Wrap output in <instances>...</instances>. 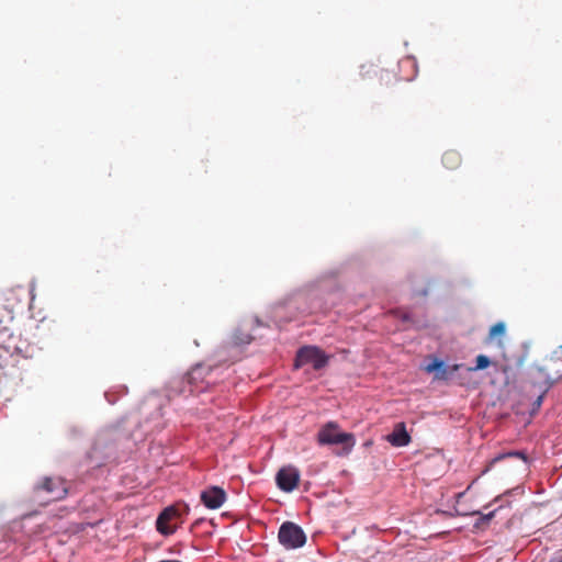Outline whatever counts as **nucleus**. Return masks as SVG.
Instances as JSON below:
<instances>
[{
    "instance_id": "8",
    "label": "nucleus",
    "mask_w": 562,
    "mask_h": 562,
    "mask_svg": "<svg viewBox=\"0 0 562 562\" xmlns=\"http://www.w3.org/2000/svg\"><path fill=\"white\" fill-rule=\"evenodd\" d=\"M386 440L394 447H405L411 442V436L404 423H397Z\"/></svg>"
},
{
    "instance_id": "1",
    "label": "nucleus",
    "mask_w": 562,
    "mask_h": 562,
    "mask_svg": "<svg viewBox=\"0 0 562 562\" xmlns=\"http://www.w3.org/2000/svg\"><path fill=\"white\" fill-rule=\"evenodd\" d=\"M317 441L322 446L338 445V456H348L356 445L355 436L350 432L340 431L339 425L328 422L317 432Z\"/></svg>"
},
{
    "instance_id": "11",
    "label": "nucleus",
    "mask_w": 562,
    "mask_h": 562,
    "mask_svg": "<svg viewBox=\"0 0 562 562\" xmlns=\"http://www.w3.org/2000/svg\"><path fill=\"white\" fill-rule=\"evenodd\" d=\"M491 364H495L494 362L491 361V359L485 356V355H479L476 358H475V366L473 368H470L469 370L470 371H479V370H484L486 369L488 366Z\"/></svg>"
},
{
    "instance_id": "6",
    "label": "nucleus",
    "mask_w": 562,
    "mask_h": 562,
    "mask_svg": "<svg viewBox=\"0 0 562 562\" xmlns=\"http://www.w3.org/2000/svg\"><path fill=\"white\" fill-rule=\"evenodd\" d=\"M299 481L300 472L293 467L280 469L276 476L277 485L283 492H292L297 487Z\"/></svg>"
},
{
    "instance_id": "4",
    "label": "nucleus",
    "mask_w": 562,
    "mask_h": 562,
    "mask_svg": "<svg viewBox=\"0 0 562 562\" xmlns=\"http://www.w3.org/2000/svg\"><path fill=\"white\" fill-rule=\"evenodd\" d=\"M278 539L285 549H297L305 544L306 535L296 524L285 521L279 528Z\"/></svg>"
},
{
    "instance_id": "9",
    "label": "nucleus",
    "mask_w": 562,
    "mask_h": 562,
    "mask_svg": "<svg viewBox=\"0 0 562 562\" xmlns=\"http://www.w3.org/2000/svg\"><path fill=\"white\" fill-rule=\"evenodd\" d=\"M505 331H506V325L503 322H498V323L494 324L490 328V331H488V335L486 338V344H491L497 339V342H496L497 346L499 348H504V342L502 340V337L505 336Z\"/></svg>"
},
{
    "instance_id": "10",
    "label": "nucleus",
    "mask_w": 562,
    "mask_h": 562,
    "mask_svg": "<svg viewBox=\"0 0 562 562\" xmlns=\"http://www.w3.org/2000/svg\"><path fill=\"white\" fill-rule=\"evenodd\" d=\"M442 164L449 170H454L461 165V155L453 149L445 151Z\"/></svg>"
},
{
    "instance_id": "12",
    "label": "nucleus",
    "mask_w": 562,
    "mask_h": 562,
    "mask_svg": "<svg viewBox=\"0 0 562 562\" xmlns=\"http://www.w3.org/2000/svg\"><path fill=\"white\" fill-rule=\"evenodd\" d=\"M505 458H519L521 460H524L525 462H527V456L521 452V451H512V452H508V453H504V454H499L497 456L496 458L493 459V463L495 462H498Z\"/></svg>"
},
{
    "instance_id": "7",
    "label": "nucleus",
    "mask_w": 562,
    "mask_h": 562,
    "mask_svg": "<svg viewBox=\"0 0 562 562\" xmlns=\"http://www.w3.org/2000/svg\"><path fill=\"white\" fill-rule=\"evenodd\" d=\"M226 501V493L218 486H212L201 493V502L210 509L220 508Z\"/></svg>"
},
{
    "instance_id": "5",
    "label": "nucleus",
    "mask_w": 562,
    "mask_h": 562,
    "mask_svg": "<svg viewBox=\"0 0 562 562\" xmlns=\"http://www.w3.org/2000/svg\"><path fill=\"white\" fill-rule=\"evenodd\" d=\"M36 491L45 493L52 502L63 499L68 493L66 482L60 477H45Z\"/></svg>"
},
{
    "instance_id": "13",
    "label": "nucleus",
    "mask_w": 562,
    "mask_h": 562,
    "mask_svg": "<svg viewBox=\"0 0 562 562\" xmlns=\"http://www.w3.org/2000/svg\"><path fill=\"white\" fill-rule=\"evenodd\" d=\"M442 361L435 359L432 362L428 363L425 368L427 372H438L442 368Z\"/></svg>"
},
{
    "instance_id": "14",
    "label": "nucleus",
    "mask_w": 562,
    "mask_h": 562,
    "mask_svg": "<svg viewBox=\"0 0 562 562\" xmlns=\"http://www.w3.org/2000/svg\"><path fill=\"white\" fill-rule=\"evenodd\" d=\"M495 512L496 510H492V512H490L488 514H485V515L481 514L480 512H474L473 515H480L481 516V521L487 522V521H490L495 516Z\"/></svg>"
},
{
    "instance_id": "2",
    "label": "nucleus",
    "mask_w": 562,
    "mask_h": 562,
    "mask_svg": "<svg viewBox=\"0 0 562 562\" xmlns=\"http://www.w3.org/2000/svg\"><path fill=\"white\" fill-rule=\"evenodd\" d=\"M189 507L183 505H171L160 512L156 519V529L162 536L173 535L178 527L183 524V515H187Z\"/></svg>"
},
{
    "instance_id": "3",
    "label": "nucleus",
    "mask_w": 562,
    "mask_h": 562,
    "mask_svg": "<svg viewBox=\"0 0 562 562\" xmlns=\"http://www.w3.org/2000/svg\"><path fill=\"white\" fill-rule=\"evenodd\" d=\"M329 357L316 346H304L296 352L294 367L301 368L312 364L313 369L321 370L327 366Z\"/></svg>"
},
{
    "instance_id": "17",
    "label": "nucleus",
    "mask_w": 562,
    "mask_h": 562,
    "mask_svg": "<svg viewBox=\"0 0 562 562\" xmlns=\"http://www.w3.org/2000/svg\"><path fill=\"white\" fill-rule=\"evenodd\" d=\"M458 369H459V366L456 364V366H453V368H452V370L450 372L457 371Z\"/></svg>"
},
{
    "instance_id": "16",
    "label": "nucleus",
    "mask_w": 562,
    "mask_h": 562,
    "mask_svg": "<svg viewBox=\"0 0 562 562\" xmlns=\"http://www.w3.org/2000/svg\"><path fill=\"white\" fill-rule=\"evenodd\" d=\"M544 393L546 392H542L540 395L537 396L536 401L533 402V411H537L540 408L543 397H544Z\"/></svg>"
},
{
    "instance_id": "15",
    "label": "nucleus",
    "mask_w": 562,
    "mask_h": 562,
    "mask_svg": "<svg viewBox=\"0 0 562 562\" xmlns=\"http://www.w3.org/2000/svg\"><path fill=\"white\" fill-rule=\"evenodd\" d=\"M448 373H449L448 368L445 367V364L442 363V368L436 373V379L445 380V379H447Z\"/></svg>"
}]
</instances>
